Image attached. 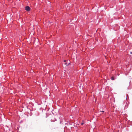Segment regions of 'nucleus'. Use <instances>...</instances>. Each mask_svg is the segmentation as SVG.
Wrapping results in <instances>:
<instances>
[{
    "mask_svg": "<svg viewBox=\"0 0 132 132\" xmlns=\"http://www.w3.org/2000/svg\"><path fill=\"white\" fill-rule=\"evenodd\" d=\"M65 65H67V63H65Z\"/></svg>",
    "mask_w": 132,
    "mask_h": 132,
    "instance_id": "nucleus-6",
    "label": "nucleus"
},
{
    "mask_svg": "<svg viewBox=\"0 0 132 132\" xmlns=\"http://www.w3.org/2000/svg\"><path fill=\"white\" fill-rule=\"evenodd\" d=\"M111 79L112 80H114V77H112L111 78Z\"/></svg>",
    "mask_w": 132,
    "mask_h": 132,
    "instance_id": "nucleus-2",
    "label": "nucleus"
},
{
    "mask_svg": "<svg viewBox=\"0 0 132 132\" xmlns=\"http://www.w3.org/2000/svg\"><path fill=\"white\" fill-rule=\"evenodd\" d=\"M25 10L28 11H29L30 10V8L28 6H27L25 7Z\"/></svg>",
    "mask_w": 132,
    "mask_h": 132,
    "instance_id": "nucleus-1",
    "label": "nucleus"
},
{
    "mask_svg": "<svg viewBox=\"0 0 132 132\" xmlns=\"http://www.w3.org/2000/svg\"><path fill=\"white\" fill-rule=\"evenodd\" d=\"M101 112H104V111H101Z\"/></svg>",
    "mask_w": 132,
    "mask_h": 132,
    "instance_id": "nucleus-4",
    "label": "nucleus"
},
{
    "mask_svg": "<svg viewBox=\"0 0 132 132\" xmlns=\"http://www.w3.org/2000/svg\"><path fill=\"white\" fill-rule=\"evenodd\" d=\"M84 123H81V125H83L84 124Z\"/></svg>",
    "mask_w": 132,
    "mask_h": 132,
    "instance_id": "nucleus-3",
    "label": "nucleus"
},
{
    "mask_svg": "<svg viewBox=\"0 0 132 132\" xmlns=\"http://www.w3.org/2000/svg\"><path fill=\"white\" fill-rule=\"evenodd\" d=\"M66 61V60H64V62H65Z\"/></svg>",
    "mask_w": 132,
    "mask_h": 132,
    "instance_id": "nucleus-5",
    "label": "nucleus"
}]
</instances>
